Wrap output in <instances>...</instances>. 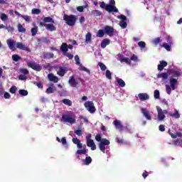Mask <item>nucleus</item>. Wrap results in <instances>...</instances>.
Instances as JSON below:
<instances>
[{
	"mask_svg": "<svg viewBox=\"0 0 182 182\" xmlns=\"http://www.w3.org/2000/svg\"><path fill=\"white\" fill-rule=\"evenodd\" d=\"M63 20L65 21V23L68 25V26H75L76 24V21H77V17L75 15L71 14H64Z\"/></svg>",
	"mask_w": 182,
	"mask_h": 182,
	"instance_id": "obj_1",
	"label": "nucleus"
},
{
	"mask_svg": "<svg viewBox=\"0 0 182 182\" xmlns=\"http://www.w3.org/2000/svg\"><path fill=\"white\" fill-rule=\"evenodd\" d=\"M100 7L102 9H105V11H107V12H109V14H112V12L117 14L119 12V9H117L116 6L106 4L105 1L100 3Z\"/></svg>",
	"mask_w": 182,
	"mask_h": 182,
	"instance_id": "obj_2",
	"label": "nucleus"
},
{
	"mask_svg": "<svg viewBox=\"0 0 182 182\" xmlns=\"http://www.w3.org/2000/svg\"><path fill=\"white\" fill-rule=\"evenodd\" d=\"M61 122H63L64 123H70V124H75V123H76V115L63 114Z\"/></svg>",
	"mask_w": 182,
	"mask_h": 182,
	"instance_id": "obj_3",
	"label": "nucleus"
},
{
	"mask_svg": "<svg viewBox=\"0 0 182 182\" xmlns=\"http://www.w3.org/2000/svg\"><path fill=\"white\" fill-rule=\"evenodd\" d=\"M156 110L158 112V120L159 122H163L166 119V114L168 113L167 109H162L160 107H156Z\"/></svg>",
	"mask_w": 182,
	"mask_h": 182,
	"instance_id": "obj_4",
	"label": "nucleus"
},
{
	"mask_svg": "<svg viewBox=\"0 0 182 182\" xmlns=\"http://www.w3.org/2000/svg\"><path fill=\"white\" fill-rule=\"evenodd\" d=\"M110 144V141L107 139H102V141L99 143V149L102 153H106V146H109Z\"/></svg>",
	"mask_w": 182,
	"mask_h": 182,
	"instance_id": "obj_5",
	"label": "nucleus"
},
{
	"mask_svg": "<svg viewBox=\"0 0 182 182\" xmlns=\"http://www.w3.org/2000/svg\"><path fill=\"white\" fill-rule=\"evenodd\" d=\"M27 65L28 68H31L33 70H36V72H41V70H42V65H40L35 62H28Z\"/></svg>",
	"mask_w": 182,
	"mask_h": 182,
	"instance_id": "obj_6",
	"label": "nucleus"
},
{
	"mask_svg": "<svg viewBox=\"0 0 182 182\" xmlns=\"http://www.w3.org/2000/svg\"><path fill=\"white\" fill-rule=\"evenodd\" d=\"M39 26H44L47 31H50V32H53L56 31V26L53 23H45L43 22L39 23Z\"/></svg>",
	"mask_w": 182,
	"mask_h": 182,
	"instance_id": "obj_7",
	"label": "nucleus"
},
{
	"mask_svg": "<svg viewBox=\"0 0 182 182\" xmlns=\"http://www.w3.org/2000/svg\"><path fill=\"white\" fill-rule=\"evenodd\" d=\"M85 107L87 109L88 112L90 113H95L96 112V108L95 107V105L93 104V102L88 101L85 103Z\"/></svg>",
	"mask_w": 182,
	"mask_h": 182,
	"instance_id": "obj_8",
	"label": "nucleus"
},
{
	"mask_svg": "<svg viewBox=\"0 0 182 182\" xmlns=\"http://www.w3.org/2000/svg\"><path fill=\"white\" fill-rule=\"evenodd\" d=\"M117 60L121 62V63H123L124 62L125 63H127V65H132V61L130 60V59H129V58H124L122 54L119 53L117 55Z\"/></svg>",
	"mask_w": 182,
	"mask_h": 182,
	"instance_id": "obj_9",
	"label": "nucleus"
},
{
	"mask_svg": "<svg viewBox=\"0 0 182 182\" xmlns=\"http://www.w3.org/2000/svg\"><path fill=\"white\" fill-rule=\"evenodd\" d=\"M55 92H56V87L53 83L50 82L48 84V87L46 89V93H47V95H50L51 93H55Z\"/></svg>",
	"mask_w": 182,
	"mask_h": 182,
	"instance_id": "obj_10",
	"label": "nucleus"
},
{
	"mask_svg": "<svg viewBox=\"0 0 182 182\" xmlns=\"http://www.w3.org/2000/svg\"><path fill=\"white\" fill-rule=\"evenodd\" d=\"M141 112L143 116L145 117L146 120H151V114H150V112L149 111V109H147L146 108H141Z\"/></svg>",
	"mask_w": 182,
	"mask_h": 182,
	"instance_id": "obj_11",
	"label": "nucleus"
},
{
	"mask_svg": "<svg viewBox=\"0 0 182 182\" xmlns=\"http://www.w3.org/2000/svg\"><path fill=\"white\" fill-rule=\"evenodd\" d=\"M105 33L108 35V36H113L114 33V28L110 26H106L105 27Z\"/></svg>",
	"mask_w": 182,
	"mask_h": 182,
	"instance_id": "obj_12",
	"label": "nucleus"
},
{
	"mask_svg": "<svg viewBox=\"0 0 182 182\" xmlns=\"http://www.w3.org/2000/svg\"><path fill=\"white\" fill-rule=\"evenodd\" d=\"M16 45L18 49H21V50H25L26 52H31V48H29L28 47H26L22 43H16Z\"/></svg>",
	"mask_w": 182,
	"mask_h": 182,
	"instance_id": "obj_13",
	"label": "nucleus"
},
{
	"mask_svg": "<svg viewBox=\"0 0 182 182\" xmlns=\"http://www.w3.org/2000/svg\"><path fill=\"white\" fill-rule=\"evenodd\" d=\"M6 42L9 49L13 51L16 50V48H15V45H16V41L11 39H8Z\"/></svg>",
	"mask_w": 182,
	"mask_h": 182,
	"instance_id": "obj_14",
	"label": "nucleus"
},
{
	"mask_svg": "<svg viewBox=\"0 0 182 182\" xmlns=\"http://www.w3.org/2000/svg\"><path fill=\"white\" fill-rule=\"evenodd\" d=\"M82 149H79L78 150H77V151L75 152L76 155H82V154H87V151H89V149H87L86 148V145H82Z\"/></svg>",
	"mask_w": 182,
	"mask_h": 182,
	"instance_id": "obj_15",
	"label": "nucleus"
},
{
	"mask_svg": "<svg viewBox=\"0 0 182 182\" xmlns=\"http://www.w3.org/2000/svg\"><path fill=\"white\" fill-rule=\"evenodd\" d=\"M68 83L72 87H77V85H79V83L77 82V81H76V80L75 79V77L73 75L70 77Z\"/></svg>",
	"mask_w": 182,
	"mask_h": 182,
	"instance_id": "obj_16",
	"label": "nucleus"
},
{
	"mask_svg": "<svg viewBox=\"0 0 182 182\" xmlns=\"http://www.w3.org/2000/svg\"><path fill=\"white\" fill-rule=\"evenodd\" d=\"M138 97L141 102H144L150 99V96L147 93H139L138 94Z\"/></svg>",
	"mask_w": 182,
	"mask_h": 182,
	"instance_id": "obj_17",
	"label": "nucleus"
},
{
	"mask_svg": "<svg viewBox=\"0 0 182 182\" xmlns=\"http://www.w3.org/2000/svg\"><path fill=\"white\" fill-rule=\"evenodd\" d=\"M113 124H114L116 129H117V130H119V132H123V125L122 124V123L120 122V121L116 119L115 121H114Z\"/></svg>",
	"mask_w": 182,
	"mask_h": 182,
	"instance_id": "obj_18",
	"label": "nucleus"
},
{
	"mask_svg": "<svg viewBox=\"0 0 182 182\" xmlns=\"http://www.w3.org/2000/svg\"><path fill=\"white\" fill-rule=\"evenodd\" d=\"M48 77L50 82H53L54 83H58L59 82V78L52 73L48 74Z\"/></svg>",
	"mask_w": 182,
	"mask_h": 182,
	"instance_id": "obj_19",
	"label": "nucleus"
},
{
	"mask_svg": "<svg viewBox=\"0 0 182 182\" xmlns=\"http://www.w3.org/2000/svg\"><path fill=\"white\" fill-rule=\"evenodd\" d=\"M159 63L160 64L158 65V70H159V72H161V70H163L164 68L167 66L168 63L167 61L165 60H161L159 62Z\"/></svg>",
	"mask_w": 182,
	"mask_h": 182,
	"instance_id": "obj_20",
	"label": "nucleus"
},
{
	"mask_svg": "<svg viewBox=\"0 0 182 182\" xmlns=\"http://www.w3.org/2000/svg\"><path fill=\"white\" fill-rule=\"evenodd\" d=\"M170 82V87H171L172 90H176V85H177V79L176 78H171L169 80Z\"/></svg>",
	"mask_w": 182,
	"mask_h": 182,
	"instance_id": "obj_21",
	"label": "nucleus"
},
{
	"mask_svg": "<svg viewBox=\"0 0 182 182\" xmlns=\"http://www.w3.org/2000/svg\"><path fill=\"white\" fill-rule=\"evenodd\" d=\"M87 147H90L91 150H96V144L93 139L87 141Z\"/></svg>",
	"mask_w": 182,
	"mask_h": 182,
	"instance_id": "obj_22",
	"label": "nucleus"
},
{
	"mask_svg": "<svg viewBox=\"0 0 182 182\" xmlns=\"http://www.w3.org/2000/svg\"><path fill=\"white\" fill-rule=\"evenodd\" d=\"M168 134H170L171 137L172 139H177V137H182V133L181 132H176L175 134H173L171 131L169 129L168 131Z\"/></svg>",
	"mask_w": 182,
	"mask_h": 182,
	"instance_id": "obj_23",
	"label": "nucleus"
},
{
	"mask_svg": "<svg viewBox=\"0 0 182 182\" xmlns=\"http://www.w3.org/2000/svg\"><path fill=\"white\" fill-rule=\"evenodd\" d=\"M107 45H110V39L105 38L101 42V48L102 49H105Z\"/></svg>",
	"mask_w": 182,
	"mask_h": 182,
	"instance_id": "obj_24",
	"label": "nucleus"
},
{
	"mask_svg": "<svg viewBox=\"0 0 182 182\" xmlns=\"http://www.w3.org/2000/svg\"><path fill=\"white\" fill-rule=\"evenodd\" d=\"M72 141L74 144L77 145V149H82V142L77 138H73Z\"/></svg>",
	"mask_w": 182,
	"mask_h": 182,
	"instance_id": "obj_25",
	"label": "nucleus"
},
{
	"mask_svg": "<svg viewBox=\"0 0 182 182\" xmlns=\"http://www.w3.org/2000/svg\"><path fill=\"white\" fill-rule=\"evenodd\" d=\"M57 74L61 77L65 76V75H66V68L63 67H60L58 68V71L57 72Z\"/></svg>",
	"mask_w": 182,
	"mask_h": 182,
	"instance_id": "obj_26",
	"label": "nucleus"
},
{
	"mask_svg": "<svg viewBox=\"0 0 182 182\" xmlns=\"http://www.w3.org/2000/svg\"><path fill=\"white\" fill-rule=\"evenodd\" d=\"M43 23H55V20L51 17H44L43 19Z\"/></svg>",
	"mask_w": 182,
	"mask_h": 182,
	"instance_id": "obj_27",
	"label": "nucleus"
},
{
	"mask_svg": "<svg viewBox=\"0 0 182 182\" xmlns=\"http://www.w3.org/2000/svg\"><path fill=\"white\" fill-rule=\"evenodd\" d=\"M33 28H31V32L32 36H36V33H38V31H39V28L36 26V23H33Z\"/></svg>",
	"mask_w": 182,
	"mask_h": 182,
	"instance_id": "obj_28",
	"label": "nucleus"
},
{
	"mask_svg": "<svg viewBox=\"0 0 182 182\" xmlns=\"http://www.w3.org/2000/svg\"><path fill=\"white\" fill-rule=\"evenodd\" d=\"M60 50L63 51V55L68 53V44L66 43H63L60 46Z\"/></svg>",
	"mask_w": 182,
	"mask_h": 182,
	"instance_id": "obj_29",
	"label": "nucleus"
},
{
	"mask_svg": "<svg viewBox=\"0 0 182 182\" xmlns=\"http://www.w3.org/2000/svg\"><path fill=\"white\" fill-rule=\"evenodd\" d=\"M169 116L171 117H174V119H180V112H178V110L174 109V113H169Z\"/></svg>",
	"mask_w": 182,
	"mask_h": 182,
	"instance_id": "obj_30",
	"label": "nucleus"
},
{
	"mask_svg": "<svg viewBox=\"0 0 182 182\" xmlns=\"http://www.w3.org/2000/svg\"><path fill=\"white\" fill-rule=\"evenodd\" d=\"M54 56L53 53H43L44 59H52Z\"/></svg>",
	"mask_w": 182,
	"mask_h": 182,
	"instance_id": "obj_31",
	"label": "nucleus"
},
{
	"mask_svg": "<svg viewBox=\"0 0 182 182\" xmlns=\"http://www.w3.org/2000/svg\"><path fill=\"white\" fill-rule=\"evenodd\" d=\"M91 15H92V16H102V11H99V10H92L91 11Z\"/></svg>",
	"mask_w": 182,
	"mask_h": 182,
	"instance_id": "obj_32",
	"label": "nucleus"
},
{
	"mask_svg": "<svg viewBox=\"0 0 182 182\" xmlns=\"http://www.w3.org/2000/svg\"><path fill=\"white\" fill-rule=\"evenodd\" d=\"M157 77H162L164 80H167V79H168V74L167 73H159L158 74Z\"/></svg>",
	"mask_w": 182,
	"mask_h": 182,
	"instance_id": "obj_33",
	"label": "nucleus"
},
{
	"mask_svg": "<svg viewBox=\"0 0 182 182\" xmlns=\"http://www.w3.org/2000/svg\"><path fill=\"white\" fill-rule=\"evenodd\" d=\"M117 82L120 87H124L126 82L122 78H117Z\"/></svg>",
	"mask_w": 182,
	"mask_h": 182,
	"instance_id": "obj_34",
	"label": "nucleus"
},
{
	"mask_svg": "<svg viewBox=\"0 0 182 182\" xmlns=\"http://www.w3.org/2000/svg\"><path fill=\"white\" fill-rule=\"evenodd\" d=\"M17 28L18 32H20L21 33H25V32H26V28H25L23 26H22V24L21 23L18 24Z\"/></svg>",
	"mask_w": 182,
	"mask_h": 182,
	"instance_id": "obj_35",
	"label": "nucleus"
},
{
	"mask_svg": "<svg viewBox=\"0 0 182 182\" xmlns=\"http://www.w3.org/2000/svg\"><path fill=\"white\" fill-rule=\"evenodd\" d=\"M86 43H90L92 42V33H87L85 36Z\"/></svg>",
	"mask_w": 182,
	"mask_h": 182,
	"instance_id": "obj_36",
	"label": "nucleus"
},
{
	"mask_svg": "<svg viewBox=\"0 0 182 182\" xmlns=\"http://www.w3.org/2000/svg\"><path fill=\"white\" fill-rule=\"evenodd\" d=\"M92 163V157L87 156L85 157V159L84 160V164L85 166H89Z\"/></svg>",
	"mask_w": 182,
	"mask_h": 182,
	"instance_id": "obj_37",
	"label": "nucleus"
},
{
	"mask_svg": "<svg viewBox=\"0 0 182 182\" xmlns=\"http://www.w3.org/2000/svg\"><path fill=\"white\" fill-rule=\"evenodd\" d=\"M62 103H63L66 106H72V101L69 99H63L62 100Z\"/></svg>",
	"mask_w": 182,
	"mask_h": 182,
	"instance_id": "obj_38",
	"label": "nucleus"
},
{
	"mask_svg": "<svg viewBox=\"0 0 182 182\" xmlns=\"http://www.w3.org/2000/svg\"><path fill=\"white\" fill-rule=\"evenodd\" d=\"M98 66H100L101 70H102V72H105V70H106V69H107V67L106 66V65H105V63H102V62H99L98 63Z\"/></svg>",
	"mask_w": 182,
	"mask_h": 182,
	"instance_id": "obj_39",
	"label": "nucleus"
},
{
	"mask_svg": "<svg viewBox=\"0 0 182 182\" xmlns=\"http://www.w3.org/2000/svg\"><path fill=\"white\" fill-rule=\"evenodd\" d=\"M96 36L97 38H103V36H105V31L102 29L99 30Z\"/></svg>",
	"mask_w": 182,
	"mask_h": 182,
	"instance_id": "obj_40",
	"label": "nucleus"
},
{
	"mask_svg": "<svg viewBox=\"0 0 182 182\" xmlns=\"http://www.w3.org/2000/svg\"><path fill=\"white\" fill-rule=\"evenodd\" d=\"M173 144H174V146H179L180 147H181V146H182V139H178L175 140L173 141Z\"/></svg>",
	"mask_w": 182,
	"mask_h": 182,
	"instance_id": "obj_41",
	"label": "nucleus"
},
{
	"mask_svg": "<svg viewBox=\"0 0 182 182\" xmlns=\"http://www.w3.org/2000/svg\"><path fill=\"white\" fill-rule=\"evenodd\" d=\"M119 26H121L122 29H126V28H127V23L125 21H121L119 22Z\"/></svg>",
	"mask_w": 182,
	"mask_h": 182,
	"instance_id": "obj_42",
	"label": "nucleus"
},
{
	"mask_svg": "<svg viewBox=\"0 0 182 182\" xmlns=\"http://www.w3.org/2000/svg\"><path fill=\"white\" fill-rule=\"evenodd\" d=\"M18 93L21 96H28V90H19Z\"/></svg>",
	"mask_w": 182,
	"mask_h": 182,
	"instance_id": "obj_43",
	"label": "nucleus"
},
{
	"mask_svg": "<svg viewBox=\"0 0 182 182\" xmlns=\"http://www.w3.org/2000/svg\"><path fill=\"white\" fill-rule=\"evenodd\" d=\"M31 14H33V15H39V14H41V9H33L31 11Z\"/></svg>",
	"mask_w": 182,
	"mask_h": 182,
	"instance_id": "obj_44",
	"label": "nucleus"
},
{
	"mask_svg": "<svg viewBox=\"0 0 182 182\" xmlns=\"http://www.w3.org/2000/svg\"><path fill=\"white\" fill-rule=\"evenodd\" d=\"M105 76L107 79H109V80H112V73L110 72V70H106Z\"/></svg>",
	"mask_w": 182,
	"mask_h": 182,
	"instance_id": "obj_45",
	"label": "nucleus"
},
{
	"mask_svg": "<svg viewBox=\"0 0 182 182\" xmlns=\"http://www.w3.org/2000/svg\"><path fill=\"white\" fill-rule=\"evenodd\" d=\"M19 71L21 73H23V75H29V70L26 68H20Z\"/></svg>",
	"mask_w": 182,
	"mask_h": 182,
	"instance_id": "obj_46",
	"label": "nucleus"
},
{
	"mask_svg": "<svg viewBox=\"0 0 182 182\" xmlns=\"http://www.w3.org/2000/svg\"><path fill=\"white\" fill-rule=\"evenodd\" d=\"M12 59L14 62H18L21 59V56H19L18 54H14L12 55Z\"/></svg>",
	"mask_w": 182,
	"mask_h": 182,
	"instance_id": "obj_47",
	"label": "nucleus"
},
{
	"mask_svg": "<svg viewBox=\"0 0 182 182\" xmlns=\"http://www.w3.org/2000/svg\"><path fill=\"white\" fill-rule=\"evenodd\" d=\"M129 60H131V62L132 60H133V62H137L139 60V57H137V55H136L135 54H133L131 56Z\"/></svg>",
	"mask_w": 182,
	"mask_h": 182,
	"instance_id": "obj_48",
	"label": "nucleus"
},
{
	"mask_svg": "<svg viewBox=\"0 0 182 182\" xmlns=\"http://www.w3.org/2000/svg\"><path fill=\"white\" fill-rule=\"evenodd\" d=\"M33 85H36V86L38 87V89H43V85L41 82H34Z\"/></svg>",
	"mask_w": 182,
	"mask_h": 182,
	"instance_id": "obj_49",
	"label": "nucleus"
},
{
	"mask_svg": "<svg viewBox=\"0 0 182 182\" xmlns=\"http://www.w3.org/2000/svg\"><path fill=\"white\" fill-rule=\"evenodd\" d=\"M165 87H166V93L168 95H171V89H172L171 87L168 85H166Z\"/></svg>",
	"mask_w": 182,
	"mask_h": 182,
	"instance_id": "obj_50",
	"label": "nucleus"
},
{
	"mask_svg": "<svg viewBox=\"0 0 182 182\" xmlns=\"http://www.w3.org/2000/svg\"><path fill=\"white\" fill-rule=\"evenodd\" d=\"M154 96L155 99H160V91H159V90H156L154 91Z\"/></svg>",
	"mask_w": 182,
	"mask_h": 182,
	"instance_id": "obj_51",
	"label": "nucleus"
},
{
	"mask_svg": "<svg viewBox=\"0 0 182 182\" xmlns=\"http://www.w3.org/2000/svg\"><path fill=\"white\" fill-rule=\"evenodd\" d=\"M163 48H164L166 50H168V52H170L171 50V46H170L167 43H164L162 45Z\"/></svg>",
	"mask_w": 182,
	"mask_h": 182,
	"instance_id": "obj_52",
	"label": "nucleus"
},
{
	"mask_svg": "<svg viewBox=\"0 0 182 182\" xmlns=\"http://www.w3.org/2000/svg\"><path fill=\"white\" fill-rule=\"evenodd\" d=\"M16 90H18V88L16 87V86H12L10 88V93L14 95V94L16 93Z\"/></svg>",
	"mask_w": 182,
	"mask_h": 182,
	"instance_id": "obj_53",
	"label": "nucleus"
},
{
	"mask_svg": "<svg viewBox=\"0 0 182 182\" xmlns=\"http://www.w3.org/2000/svg\"><path fill=\"white\" fill-rule=\"evenodd\" d=\"M138 46H139V48L144 49V48H146V43L144 41H139L138 43Z\"/></svg>",
	"mask_w": 182,
	"mask_h": 182,
	"instance_id": "obj_54",
	"label": "nucleus"
},
{
	"mask_svg": "<svg viewBox=\"0 0 182 182\" xmlns=\"http://www.w3.org/2000/svg\"><path fill=\"white\" fill-rule=\"evenodd\" d=\"M1 21H6L8 19V16L4 13H2L1 14V16H0Z\"/></svg>",
	"mask_w": 182,
	"mask_h": 182,
	"instance_id": "obj_55",
	"label": "nucleus"
},
{
	"mask_svg": "<svg viewBox=\"0 0 182 182\" xmlns=\"http://www.w3.org/2000/svg\"><path fill=\"white\" fill-rule=\"evenodd\" d=\"M74 133L77 134V136H82V134H83L82 129H76Z\"/></svg>",
	"mask_w": 182,
	"mask_h": 182,
	"instance_id": "obj_56",
	"label": "nucleus"
},
{
	"mask_svg": "<svg viewBox=\"0 0 182 182\" xmlns=\"http://www.w3.org/2000/svg\"><path fill=\"white\" fill-rule=\"evenodd\" d=\"M21 18L26 21V22H31V17L28 16H21Z\"/></svg>",
	"mask_w": 182,
	"mask_h": 182,
	"instance_id": "obj_57",
	"label": "nucleus"
},
{
	"mask_svg": "<svg viewBox=\"0 0 182 182\" xmlns=\"http://www.w3.org/2000/svg\"><path fill=\"white\" fill-rule=\"evenodd\" d=\"M75 60L76 65H80V58H79V55H77L75 56Z\"/></svg>",
	"mask_w": 182,
	"mask_h": 182,
	"instance_id": "obj_58",
	"label": "nucleus"
},
{
	"mask_svg": "<svg viewBox=\"0 0 182 182\" xmlns=\"http://www.w3.org/2000/svg\"><path fill=\"white\" fill-rule=\"evenodd\" d=\"M43 69L50 70V69H52V67H50V63H47L46 65H43Z\"/></svg>",
	"mask_w": 182,
	"mask_h": 182,
	"instance_id": "obj_59",
	"label": "nucleus"
},
{
	"mask_svg": "<svg viewBox=\"0 0 182 182\" xmlns=\"http://www.w3.org/2000/svg\"><path fill=\"white\" fill-rule=\"evenodd\" d=\"M63 55H64V56H67V58H68V59H70V60L73 59V55L68 52L64 53Z\"/></svg>",
	"mask_w": 182,
	"mask_h": 182,
	"instance_id": "obj_60",
	"label": "nucleus"
},
{
	"mask_svg": "<svg viewBox=\"0 0 182 182\" xmlns=\"http://www.w3.org/2000/svg\"><path fill=\"white\" fill-rule=\"evenodd\" d=\"M160 42H161V39H160V38L159 37H158V38H155L154 40V45H158L159 43H160Z\"/></svg>",
	"mask_w": 182,
	"mask_h": 182,
	"instance_id": "obj_61",
	"label": "nucleus"
},
{
	"mask_svg": "<svg viewBox=\"0 0 182 182\" xmlns=\"http://www.w3.org/2000/svg\"><path fill=\"white\" fill-rule=\"evenodd\" d=\"M159 130L160 132H166V126H164V124L159 125Z\"/></svg>",
	"mask_w": 182,
	"mask_h": 182,
	"instance_id": "obj_62",
	"label": "nucleus"
},
{
	"mask_svg": "<svg viewBox=\"0 0 182 182\" xmlns=\"http://www.w3.org/2000/svg\"><path fill=\"white\" fill-rule=\"evenodd\" d=\"M95 140L97 141H102V135L101 134H97L96 136H95Z\"/></svg>",
	"mask_w": 182,
	"mask_h": 182,
	"instance_id": "obj_63",
	"label": "nucleus"
},
{
	"mask_svg": "<svg viewBox=\"0 0 182 182\" xmlns=\"http://www.w3.org/2000/svg\"><path fill=\"white\" fill-rule=\"evenodd\" d=\"M26 79H28V78L26 77V76H25L23 75H20L18 76V80H26Z\"/></svg>",
	"mask_w": 182,
	"mask_h": 182,
	"instance_id": "obj_64",
	"label": "nucleus"
}]
</instances>
